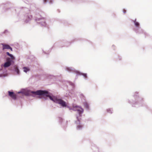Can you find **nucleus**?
Instances as JSON below:
<instances>
[{
	"label": "nucleus",
	"mask_w": 152,
	"mask_h": 152,
	"mask_svg": "<svg viewBox=\"0 0 152 152\" xmlns=\"http://www.w3.org/2000/svg\"><path fill=\"white\" fill-rule=\"evenodd\" d=\"M32 94L36 95H46L50 99L54 102L60 104L63 107H66V102L61 99H59L55 96L52 97L49 95L46 94H48V92L46 91L38 90L36 91H31Z\"/></svg>",
	"instance_id": "f257e3e1"
},
{
	"label": "nucleus",
	"mask_w": 152,
	"mask_h": 152,
	"mask_svg": "<svg viewBox=\"0 0 152 152\" xmlns=\"http://www.w3.org/2000/svg\"><path fill=\"white\" fill-rule=\"evenodd\" d=\"M77 121H76L75 123L78 125L77 126V128L78 129H80L82 128L83 127V126L80 124V120L81 118H79L78 117H77Z\"/></svg>",
	"instance_id": "f03ea898"
},
{
	"label": "nucleus",
	"mask_w": 152,
	"mask_h": 152,
	"mask_svg": "<svg viewBox=\"0 0 152 152\" xmlns=\"http://www.w3.org/2000/svg\"><path fill=\"white\" fill-rule=\"evenodd\" d=\"M3 45V50H4L5 49H10L11 51H12V49L9 45L4 44H2Z\"/></svg>",
	"instance_id": "7ed1b4c3"
},
{
	"label": "nucleus",
	"mask_w": 152,
	"mask_h": 152,
	"mask_svg": "<svg viewBox=\"0 0 152 152\" xmlns=\"http://www.w3.org/2000/svg\"><path fill=\"white\" fill-rule=\"evenodd\" d=\"M9 95L14 99H16V95L13 92L8 91Z\"/></svg>",
	"instance_id": "20e7f679"
},
{
	"label": "nucleus",
	"mask_w": 152,
	"mask_h": 152,
	"mask_svg": "<svg viewBox=\"0 0 152 152\" xmlns=\"http://www.w3.org/2000/svg\"><path fill=\"white\" fill-rule=\"evenodd\" d=\"M7 62L5 63L4 65V67H9L11 65V62L10 58H7Z\"/></svg>",
	"instance_id": "39448f33"
},
{
	"label": "nucleus",
	"mask_w": 152,
	"mask_h": 152,
	"mask_svg": "<svg viewBox=\"0 0 152 152\" xmlns=\"http://www.w3.org/2000/svg\"><path fill=\"white\" fill-rule=\"evenodd\" d=\"M77 110L79 113L80 116H81L80 114L83 112V109L81 108L77 107Z\"/></svg>",
	"instance_id": "423d86ee"
},
{
	"label": "nucleus",
	"mask_w": 152,
	"mask_h": 152,
	"mask_svg": "<svg viewBox=\"0 0 152 152\" xmlns=\"http://www.w3.org/2000/svg\"><path fill=\"white\" fill-rule=\"evenodd\" d=\"M6 54H7L9 56H10L11 58H12V59H13V60H14L15 59V58L14 57L12 56V54H10L9 52H7L6 53Z\"/></svg>",
	"instance_id": "0eeeda50"
},
{
	"label": "nucleus",
	"mask_w": 152,
	"mask_h": 152,
	"mask_svg": "<svg viewBox=\"0 0 152 152\" xmlns=\"http://www.w3.org/2000/svg\"><path fill=\"white\" fill-rule=\"evenodd\" d=\"M136 19H135L134 21V23L135 25L137 27H138L139 26V23L136 21Z\"/></svg>",
	"instance_id": "6e6552de"
},
{
	"label": "nucleus",
	"mask_w": 152,
	"mask_h": 152,
	"mask_svg": "<svg viewBox=\"0 0 152 152\" xmlns=\"http://www.w3.org/2000/svg\"><path fill=\"white\" fill-rule=\"evenodd\" d=\"M23 71L24 72H26L28 71H29V69L26 67H24L23 68Z\"/></svg>",
	"instance_id": "1a4fd4ad"
},
{
	"label": "nucleus",
	"mask_w": 152,
	"mask_h": 152,
	"mask_svg": "<svg viewBox=\"0 0 152 152\" xmlns=\"http://www.w3.org/2000/svg\"><path fill=\"white\" fill-rule=\"evenodd\" d=\"M15 71L17 72L18 74H19V70L17 68H16L15 69Z\"/></svg>",
	"instance_id": "9d476101"
},
{
	"label": "nucleus",
	"mask_w": 152,
	"mask_h": 152,
	"mask_svg": "<svg viewBox=\"0 0 152 152\" xmlns=\"http://www.w3.org/2000/svg\"><path fill=\"white\" fill-rule=\"evenodd\" d=\"M107 111L109 113H112V112H111V110L110 109H108L107 110Z\"/></svg>",
	"instance_id": "9b49d317"
},
{
	"label": "nucleus",
	"mask_w": 152,
	"mask_h": 152,
	"mask_svg": "<svg viewBox=\"0 0 152 152\" xmlns=\"http://www.w3.org/2000/svg\"><path fill=\"white\" fill-rule=\"evenodd\" d=\"M123 12L124 13H125L126 12V10L125 9H124L123 10Z\"/></svg>",
	"instance_id": "f8f14e48"
},
{
	"label": "nucleus",
	"mask_w": 152,
	"mask_h": 152,
	"mask_svg": "<svg viewBox=\"0 0 152 152\" xmlns=\"http://www.w3.org/2000/svg\"><path fill=\"white\" fill-rule=\"evenodd\" d=\"M83 75L84 77H86L87 76H86V74H84Z\"/></svg>",
	"instance_id": "ddd939ff"
},
{
	"label": "nucleus",
	"mask_w": 152,
	"mask_h": 152,
	"mask_svg": "<svg viewBox=\"0 0 152 152\" xmlns=\"http://www.w3.org/2000/svg\"><path fill=\"white\" fill-rule=\"evenodd\" d=\"M46 1H47V0H44V2H46Z\"/></svg>",
	"instance_id": "4468645a"
}]
</instances>
